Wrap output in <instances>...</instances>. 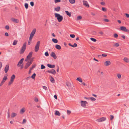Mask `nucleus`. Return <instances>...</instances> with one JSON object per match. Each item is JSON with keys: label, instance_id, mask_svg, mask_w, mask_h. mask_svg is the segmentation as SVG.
<instances>
[{"label": "nucleus", "instance_id": "23", "mask_svg": "<svg viewBox=\"0 0 129 129\" xmlns=\"http://www.w3.org/2000/svg\"><path fill=\"white\" fill-rule=\"evenodd\" d=\"M60 7L59 6H58L57 7L55 8L54 10L58 12L60 10Z\"/></svg>", "mask_w": 129, "mask_h": 129}, {"label": "nucleus", "instance_id": "42", "mask_svg": "<svg viewBox=\"0 0 129 129\" xmlns=\"http://www.w3.org/2000/svg\"><path fill=\"white\" fill-rule=\"evenodd\" d=\"M45 55L46 56H49V53L47 51L45 53Z\"/></svg>", "mask_w": 129, "mask_h": 129}, {"label": "nucleus", "instance_id": "52", "mask_svg": "<svg viewBox=\"0 0 129 129\" xmlns=\"http://www.w3.org/2000/svg\"><path fill=\"white\" fill-rule=\"evenodd\" d=\"M7 114L8 115V118H9V117H10V113L9 112V110H8V112H7Z\"/></svg>", "mask_w": 129, "mask_h": 129}, {"label": "nucleus", "instance_id": "21", "mask_svg": "<svg viewBox=\"0 0 129 129\" xmlns=\"http://www.w3.org/2000/svg\"><path fill=\"white\" fill-rule=\"evenodd\" d=\"M7 79V76H4L2 81V82L4 83L5 81Z\"/></svg>", "mask_w": 129, "mask_h": 129}, {"label": "nucleus", "instance_id": "26", "mask_svg": "<svg viewBox=\"0 0 129 129\" xmlns=\"http://www.w3.org/2000/svg\"><path fill=\"white\" fill-rule=\"evenodd\" d=\"M55 115L58 116H59L60 115V114L58 111H55Z\"/></svg>", "mask_w": 129, "mask_h": 129}, {"label": "nucleus", "instance_id": "56", "mask_svg": "<svg viewBox=\"0 0 129 129\" xmlns=\"http://www.w3.org/2000/svg\"><path fill=\"white\" fill-rule=\"evenodd\" d=\"M13 81H11V80L8 83V85H9L11 84L13 82Z\"/></svg>", "mask_w": 129, "mask_h": 129}, {"label": "nucleus", "instance_id": "34", "mask_svg": "<svg viewBox=\"0 0 129 129\" xmlns=\"http://www.w3.org/2000/svg\"><path fill=\"white\" fill-rule=\"evenodd\" d=\"M17 41L16 40H14L13 42V45H16L17 43Z\"/></svg>", "mask_w": 129, "mask_h": 129}, {"label": "nucleus", "instance_id": "25", "mask_svg": "<svg viewBox=\"0 0 129 129\" xmlns=\"http://www.w3.org/2000/svg\"><path fill=\"white\" fill-rule=\"evenodd\" d=\"M123 60L126 62L128 63L129 62V59H128L126 57H124L123 59Z\"/></svg>", "mask_w": 129, "mask_h": 129}, {"label": "nucleus", "instance_id": "49", "mask_svg": "<svg viewBox=\"0 0 129 129\" xmlns=\"http://www.w3.org/2000/svg\"><path fill=\"white\" fill-rule=\"evenodd\" d=\"M61 1L60 0H55L54 2L55 3H59Z\"/></svg>", "mask_w": 129, "mask_h": 129}, {"label": "nucleus", "instance_id": "19", "mask_svg": "<svg viewBox=\"0 0 129 129\" xmlns=\"http://www.w3.org/2000/svg\"><path fill=\"white\" fill-rule=\"evenodd\" d=\"M50 80V81L52 83H54L55 82V80L54 79L52 76H51Z\"/></svg>", "mask_w": 129, "mask_h": 129}, {"label": "nucleus", "instance_id": "43", "mask_svg": "<svg viewBox=\"0 0 129 129\" xmlns=\"http://www.w3.org/2000/svg\"><path fill=\"white\" fill-rule=\"evenodd\" d=\"M70 36L71 38H73L75 37V35L74 34H70Z\"/></svg>", "mask_w": 129, "mask_h": 129}, {"label": "nucleus", "instance_id": "7", "mask_svg": "<svg viewBox=\"0 0 129 129\" xmlns=\"http://www.w3.org/2000/svg\"><path fill=\"white\" fill-rule=\"evenodd\" d=\"M87 103V102L86 101H82L81 102V106L84 107H85L86 104Z\"/></svg>", "mask_w": 129, "mask_h": 129}, {"label": "nucleus", "instance_id": "36", "mask_svg": "<svg viewBox=\"0 0 129 129\" xmlns=\"http://www.w3.org/2000/svg\"><path fill=\"white\" fill-rule=\"evenodd\" d=\"M90 40L94 42H95L96 41V40L95 39L93 38H90Z\"/></svg>", "mask_w": 129, "mask_h": 129}, {"label": "nucleus", "instance_id": "5", "mask_svg": "<svg viewBox=\"0 0 129 129\" xmlns=\"http://www.w3.org/2000/svg\"><path fill=\"white\" fill-rule=\"evenodd\" d=\"M32 62L31 61H28L27 62L26 64L24 66V68L25 69H26L27 68H28L32 64Z\"/></svg>", "mask_w": 129, "mask_h": 129}, {"label": "nucleus", "instance_id": "45", "mask_svg": "<svg viewBox=\"0 0 129 129\" xmlns=\"http://www.w3.org/2000/svg\"><path fill=\"white\" fill-rule=\"evenodd\" d=\"M119 79H120L121 78V76L120 74H118L117 75Z\"/></svg>", "mask_w": 129, "mask_h": 129}, {"label": "nucleus", "instance_id": "59", "mask_svg": "<svg viewBox=\"0 0 129 129\" xmlns=\"http://www.w3.org/2000/svg\"><path fill=\"white\" fill-rule=\"evenodd\" d=\"M101 4L103 5H105V3L104 2H102L101 3Z\"/></svg>", "mask_w": 129, "mask_h": 129}, {"label": "nucleus", "instance_id": "16", "mask_svg": "<svg viewBox=\"0 0 129 129\" xmlns=\"http://www.w3.org/2000/svg\"><path fill=\"white\" fill-rule=\"evenodd\" d=\"M66 85L69 88H72V84L69 82L66 83Z\"/></svg>", "mask_w": 129, "mask_h": 129}, {"label": "nucleus", "instance_id": "9", "mask_svg": "<svg viewBox=\"0 0 129 129\" xmlns=\"http://www.w3.org/2000/svg\"><path fill=\"white\" fill-rule=\"evenodd\" d=\"M106 118L105 117H103L100 118L99 119L96 120L98 122H100L105 120Z\"/></svg>", "mask_w": 129, "mask_h": 129}, {"label": "nucleus", "instance_id": "8", "mask_svg": "<svg viewBox=\"0 0 129 129\" xmlns=\"http://www.w3.org/2000/svg\"><path fill=\"white\" fill-rule=\"evenodd\" d=\"M47 72L49 73H51L54 75L56 73V72L55 70L53 69H52L51 70H48Z\"/></svg>", "mask_w": 129, "mask_h": 129}, {"label": "nucleus", "instance_id": "11", "mask_svg": "<svg viewBox=\"0 0 129 129\" xmlns=\"http://www.w3.org/2000/svg\"><path fill=\"white\" fill-rule=\"evenodd\" d=\"M51 56L53 57L54 59H56L57 58V56L54 52H52L51 54Z\"/></svg>", "mask_w": 129, "mask_h": 129}, {"label": "nucleus", "instance_id": "2", "mask_svg": "<svg viewBox=\"0 0 129 129\" xmlns=\"http://www.w3.org/2000/svg\"><path fill=\"white\" fill-rule=\"evenodd\" d=\"M55 17L56 18L59 22H60L63 19V17L59 14L55 13Z\"/></svg>", "mask_w": 129, "mask_h": 129}, {"label": "nucleus", "instance_id": "18", "mask_svg": "<svg viewBox=\"0 0 129 129\" xmlns=\"http://www.w3.org/2000/svg\"><path fill=\"white\" fill-rule=\"evenodd\" d=\"M15 77L14 75L13 74L12 75L11 77L10 78V80H11V81H13Z\"/></svg>", "mask_w": 129, "mask_h": 129}, {"label": "nucleus", "instance_id": "22", "mask_svg": "<svg viewBox=\"0 0 129 129\" xmlns=\"http://www.w3.org/2000/svg\"><path fill=\"white\" fill-rule=\"evenodd\" d=\"M11 20L16 23H18V19H15L14 18H12Z\"/></svg>", "mask_w": 129, "mask_h": 129}, {"label": "nucleus", "instance_id": "39", "mask_svg": "<svg viewBox=\"0 0 129 129\" xmlns=\"http://www.w3.org/2000/svg\"><path fill=\"white\" fill-rule=\"evenodd\" d=\"M41 69H43L45 68V67L43 64H42L41 66Z\"/></svg>", "mask_w": 129, "mask_h": 129}, {"label": "nucleus", "instance_id": "51", "mask_svg": "<svg viewBox=\"0 0 129 129\" xmlns=\"http://www.w3.org/2000/svg\"><path fill=\"white\" fill-rule=\"evenodd\" d=\"M43 88L46 90H47V87L45 86H43Z\"/></svg>", "mask_w": 129, "mask_h": 129}, {"label": "nucleus", "instance_id": "50", "mask_svg": "<svg viewBox=\"0 0 129 129\" xmlns=\"http://www.w3.org/2000/svg\"><path fill=\"white\" fill-rule=\"evenodd\" d=\"M67 114L68 115H69L71 113V111L68 110H67Z\"/></svg>", "mask_w": 129, "mask_h": 129}, {"label": "nucleus", "instance_id": "13", "mask_svg": "<svg viewBox=\"0 0 129 129\" xmlns=\"http://www.w3.org/2000/svg\"><path fill=\"white\" fill-rule=\"evenodd\" d=\"M111 64V62L110 61L108 60L106 61L104 63V64L106 66H108Z\"/></svg>", "mask_w": 129, "mask_h": 129}, {"label": "nucleus", "instance_id": "4", "mask_svg": "<svg viewBox=\"0 0 129 129\" xmlns=\"http://www.w3.org/2000/svg\"><path fill=\"white\" fill-rule=\"evenodd\" d=\"M40 43V41H38L37 42L35 47V51L36 52H37L39 50Z\"/></svg>", "mask_w": 129, "mask_h": 129}, {"label": "nucleus", "instance_id": "64", "mask_svg": "<svg viewBox=\"0 0 129 129\" xmlns=\"http://www.w3.org/2000/svg\"><path fill=\"white\" fill-rule=\"evenodd\" d=\"M54 98L56 99H57V95H55L54 96Z\"/></svg>", "mask_w": 129, "mask_h": 129}, {"label": "nucleus", "instance_id": "58", "mask_svg": "<svg viewBox=\"0 0 129 129\" xmlns=\"http://www.w3.org/2000/svg\"><path fill=\"white\" fill-rule=\"evenodd\" d=\"M125 14L126 15V16L127 17V18L129 17V15L128 14H127V13H125Z\"/></svg>", "mask_w": 129, "mask_h": 129}, {"label": "nucleus", "instance_id": "31", "mask_svg": "<svg viewBox=\"0 0 129 129\" xmlns=\"http://www.w3.org/2000/svg\"><path fill=\"white\" fill-rule=\"evenodd\" d=\"M76 80L80 82H82V79L80 77L77 78Z\"/></svg>", "mask_w": 129, "mask_h": 129}, {"label": "nucleus", "instance_id": "29", "mask_svg": "<svg viewBox=\"0 0 129 129\" xmlns=\"http://www.w3.org/2000/svg\"><path fill=\"white\" fill-rule=\"evenodd\" d=\"M52 41L55 43H57L58 42V40L56 39L53 38L52 39Z\"/></svg>", "mask_w": 129, "mask_h": 129}, {"label": "nucleus", "instance_id": "10", "mask_svg": "<svg viewBox=\"0 0 129 129\" xmlns=\"http://www.w3.org/2000/svg\"><path fill=\"white\" fill-rule=\"evenodd\" d=\"M24 59L23 58H22L18 62L17 64L18 67H20L21 66V64H22L24 61Z\"/></svg>", "mask_w": 129, "mask_h": 129}, {"label": "nucleus", "instance_id": "37", "mask_svg": "<svg viewBox=\"0 0 129 129\" xmlns=\"http://www.w3.org/2000/svg\"><path fill=\"white\" fill-rule=\"evenodd\" d=\"M89 99L92 101H95L96 100V99L93 97H91L89 98Z\"/></svg>", "mask_w": 129, "mask_h": 129}, {"label": "nucleus", "instance_id": "35", "mask_svg": "<svg viewBox=\"0 0 129 129\" xmlns=\"http://www.w3.org/2000/svg\"><path fill=\"white\" fill-rule=\"evenodd\" d=\"M24 6L26 9H27L28 8V4L27 3H25L24 4Z\"/></svg>", "mask_w": 129, "mask_h": 129}, {"label": "nucleus", "instance_id": "30", "mask_svg": "<svg viewBox=\"0 0 129 129\" xmlns=\"http://www.w3.org/2000/svg\"><path fill=\"white\" fill-rule=\"evenodd\" d=\"M17 115V114L15 113H13L11 115V117L13 118L15 116Z\"/></svg>", "mask_w": 129, "mask_h": 129}, {"label": "nucleus", "instance_id": "32", "mask_svg": "<svg viewBox=\"0 0 129 129\" xmlns=\"http://www.w3.org/2000/svg\"><path fill=\"white\" fill-rule=\"evenodd\" d=\"M36 75L35 73H34L33 75L31 77V78L34 79L35 78Z\"/></svg>", "mask_w": 129, "mask_h": 129}, {"label": "nucleus", "instance_id": "53", "mask_svg": "<svg viewBox=\"0 0 129 129\" xmlns=\"http://www.w3.org/2000/svg\"><path fill=\"white\" fill-rule=\"evenodd\" d=\"M110 117L111 120H112L114 118V116L113 115H111Z\"/></svg>", "mask_w": 129, "mask_h": 129}, {"label": "nucleus", "instance_id": "54", "mask_svg": "<svg viewBox=\"0 0 129 129\" xmlns=\"http://www.w3.org/2000/svg\"><path fill=\"white\" fill-rule=\"evenodd\" d=\"M114 45L116 47H118L119 45L118 43H116Z\"/></svg>", "mask_w": 129, "mask_h": 129}, {"label": "nucleus", "instance_id": "46", "mask_svg": "<svg viewBox=\"0 0 129 129\" xmlns=\"http://www.w3.org/2000/svg\"><path fill=\"white\" fill-rule=\"evenodd\" d=\"M5 27L6 29L7 30L9 29V26L8 25H7L6 26H5Z\"/></svg>", "mask_w": 129, "mask_h": 129}, {"label": "nucleus", "instance_id": "61", "mask_svg": "<svg viewBox=\"0 0 129 129\" xmlns=\"http://www.w3.org/2000/svg\"><path fill=\"white\" fill-rule=\"evenodd\" d=\"M2 63L1 62H0V69L2 68Z\"/></svg>", "mask_w": 129, "mask_h": 129}, {"label": "nucleus", "instance_id": "47", "mask_svg": "<svg viewBox=\"0 0 129 129\" xmlns=\"http://www.w3.org/2000/svg\"><path fill=\"white\" fill-rule=\"evenodd\" d=\"M114 36L115 38H117L118 37V35L116 34H114Z\"/></svg>", "mask_w": 129, "mask_h": 129}, {"label": "nucleus", "instance_id": "63", "mask_svg": "<svg viewBox=\"0 0 129 129\" xmlns=\"http://www.w3.org/2000/svg\"><path fill=\"white\" fill-rule=\"evenodd\" d=\"M30 78H31V77L30 76L26 78V79L27 80H28Z\"/></svg>", "mask_w": 129, "mask_h": 129}, {"label": "nucleus", "instance_id": "27", "mask_svg": "<svg viewBox=\"0 0 129 129\" xmlns=\"http://www.w3.org/2000/svg\"><path fill=\"white\" fill-rule=\"evenodd\" d=\"M65 12L70 17L71 16V13H70L68 11H65Z\"/></svg>", "mask_w": 129, "mask_h": 129}, {"label": "nucleus", "instance_id": "48", "mask_svg": "<svg viewBox=\"0 0 129 129\" xmlns=\"http://www.w3.org/2000/svg\"><path fill=\"white\" fill-rule=\"evenodd\" d=\"M30 5L32 6H34V3L33 2H30Z\"/></svg>", "mask_w": 129, "mask_h": 129}, {"label": "nucleus", "instance_id": "33", "mask_svg": "<svg viewBox=\"0 0 129 129\" xmlns=\"http://www.w3.org/2000/svg\"><path fill=\"white\" fill-rule=\"evenodd\" d=\"M69 2L71 4H73L75 3V0H69Z\"/></svg>", "mask_w": 129, "mask_h": 129}, {"label": "nucleus", "instance_id": "41", "mask_svg": "<svg viewBox=\"0 0 129 129\" xmlns=\"http://www.w3.org/2000/svg\"><path fill=\"white\" fill-rule=\"evenodd\" d=\"M77 46V44L76 43H75L73 45H72V47H75Z\"/></svg>", "mask_w": 129, "mask_h": 129}, {"label": "nucleus", "instance_id": "20", "mask_svg": "<svg viewBox=\"0 0 129 129\" xmlns=\"http://www.w3.org/2000/svg\"><path fill=\"white\" fill-rule=\"evenodd\" d=\"M55 48L58 50H60L61 49V47L59 45H56L55 46Z\"/></svg>", "mask_w": 129, "mask_h": 129}, {"label": "nucleus", "instance_id": "15", "mask_svg": "<svg viewBox=\"0 0 129 129\" xmlns=\"http://www.w3.org/2000/svg\"><path fill=\"white\" fill-rule=\"evenodd\" d=\"M33 52H30L28 55L27 56V58H30L32 57V54H33Z\"/></svg>", "mask_w": 129, "mask_h": 129}, {"label": "nucleus", "instance_id": "40", "mask_svg": "<svg viewBox=\"0 0 129 129\" xmlns=\"http://www.w3.org/2000/svg\"><path fill=\"white\" fill-rule=\"evenodd\" d=\"M82 17L81 16H79L77 17V20H79L81 19Z\"/></svg>", "mask_w": 129, "mask_h": 129}, {"label": "nucleus", "instance_id": "28", "mask_svg": "<svg viewBox=\"0 0 129 129\" xmlns=\"http://www.w3.org/2000/svg\"><path fill=\"white\" fill-rule=\"evenodd\" d=\"M25 109L23 108L20 111V113L21 114H22L25 111Z\"/></svg>", "mask_w": 129, "mask_h": 129}, {"label": "nucleus", "instance_id": "17", "mask_svg": "<svg viewBox=\"0 0 129 129\" xmlns=\"http://www.w3.org/2000/svg\"><path fill=\"white\" fill-rule=\"evenodd\" d=\"M47 66L48 67L50 68H54L55 67V66L54 64L51 65L49 64H47Z\"/></svg>", "mask_w": 129, "mask_h": 129}, {"label": "nucleus", "instance_id": "38", "mask_svg": "<svg viewBox=\"0 0 129 129\" xmlns=\"http://www.w3.org/2000/svg\"><path fill=\"white\" fill-rule=\"evenodd\" d=\"M36 66V65L35 64H34V65H33L30 68V70H32Z\"/></svg>", "mask_w": 129, "mask_h": 129}, {"label": "nucleus", "instance_id": "55", "mask_svg": "<svg viewBox=\"0 0 129 129\" xmlns=\"http://www.w3.org/2000/svg\"><path fill=\"white\" fill-rule=\"evenodd\" d=\"M26 120L25 119H24L23 120L22 123L24 124L26 123Z\"/></svg>", "mask_w": 129, "mask_h": 129}, {"label": "nucleus", "instance_id": "1", "mask_svg": "<svg viewBox=\"0 0 129 129\" xmlns=\"http://www.w3.org/2000/svg\"><path fill=\"white\" fill-rule=\"evenodd\" d=\"M36 31V28H34L33 30L30 34L29 38V39L28 40V44L30 45V43L31 42L32 40L33 37L34 35L35 34Z\"/></svg>", "mask_w": 129, "mask_h": 129}, {"label": "nucleus", "instance_id": "14", "mask_svg": "<svg viewBox=\"0 0 129 129\" xmlns=\"http://www.w3.org/2000/svg\"><path fill=\"white\" fill-rule=\"evenodd\" d=\"M83 3L84 5L85 6L88 7H89V5L88 3L86 1H83Z\"/></svg>", "mask_w": 129, "mask_h": 129}, {"label": "nucleus", "instance_id": "57", "mask_svg": "<svg viewBox=\"0 0 129 129\" xmlns=\"http://www.w3.org/2000/svg\"><path fill=\"white\" fill-rule=\"evenodd\" d=\"M35 101L36 102L38 101V100L37 98H36L35 99Z\"/></svg>", "mask_w": 129, "mask_h": 129}, {"label": "nucleus", "instance_id": "60", "mask_svg": "<svg viewBox=\"0 0 129 129\" xmlns=\"http://www.w3.org/2000/svg\"><path fill=\"white\" fill-rule=\"evenodd\" d=\"M104 21L106 22H108L109 21V20L106 19H104Z\"/></svg>", "mask_w": 129, "mask_h": 129}, {"label": "nucleus", "instance_id": "62", "mask_svg": "<svg viewBox=\"0 0 129 129\" xmlns=\"http://www.w3.org/2000/svg\"><path fill=\"white\" fill-rule=\"evenodd\" d=\"M5 35L6 36H9V34L7 32L5 33Z\"/></svg>", "mask_w": 129, "mask_h": 129}, {"label": "nucleus", "instance_id": "3", "mask_svg": "<svg viewBox=\"0 0 129 129\" xmlns=\"http://www.w3.org/2000/svg\"><path fill=\"white\" fill-rule=\"evenodd\" d=\"M26 47V43H24L21 49L20 53L21 54L23 53L25 51Z\"/></svg>", "mask_w": 129, "mask_h": 129}, {"label": "nucleus", "instance_id": "12", "mask_svg": "<svg viewBox=\"0 0 129 129\" xmlns=\"http://www.w3.org/2000/svg\"><path fill=\"white\" fill-rule=\"evenodd\" d=\"M9 65H7L5 67V68L4 69V71L5 73H7L9 70Z\"/></svg>", "mask_w": 129, "mask_h": 129}, {"label": "nucleus", "instance_id": "24", "mask_svg": "<svg viewBox=\"0 0 129 129\" xmlns=\"http://www.w3.org/2000/svg\"><path fill=\"white\" fill-rule=\"evenodd\" d=\"M98 56L99 58H101L102 56L103 57H106L107 56V55L106 53H104L102 54V55H99Z\"/></svg>", "mask_w": 129, "mask_h": 129}, {"label": "nucleus", "instance_id": "6", "mask_svg": "<svg viewBox=\"0 0 129 129\" xmlns=\"http://www.w3.org/2000/svg\"><path fill=\"white\" fill-rule=\"evenodd\" d=\"M120 29L123 31L126 32L127 33L129 32V30L127 29L126 27L125 26H122L120 27Z\"/></svg>", "mask_w": 129, "mask_h": 129}, {"label": "nucleus", "instance_id": "44", "mask_svg": "<svg viewBox=\"0 0 129 129\" xmlns=\"http://www.w3.org/2000/svg\"><path fill=\"white\" fill-rule=\"evenodd\" d=\"M102 10L106 12L107 11V10L106 8L104 7H102Z\"/></svg>", "mask_w": 129, "mask_h": 129}]
</instances>
